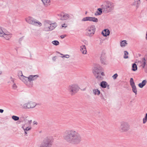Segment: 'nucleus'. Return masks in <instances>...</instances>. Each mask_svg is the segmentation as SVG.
<instances>
[{"label": "nucleus", "mask_w": 147, "mask_h": 147, "mask_svg": "<svg viewBox=\"0 0 147 147\" xmlns=\"http://www.w3.org/2000/svg\"><path fill=\"white\" fill-rule=\"evenodd\" d=\"M100 60L102 64L103 65H107V63L106 59L105 54L104 53H102L100 55Z\"/></svg>", "instance_id": "obj_12"}, {"label": "nucleus", "mask_w": 147, "mask_h": 147, "mask_svg": "<svg viewBox=\"0 0 147 147\" xmlns=\"http://www.w3.org/2000/svg\"><path fill=\"white\" fill-rule=\"evenodd\" d=\"M147 121V113L146 114L145 116L143 119V123L145 124Z\"/></svg>", "instance_id": "obj_35"}, {"label": "nucleus", "mask_w": 147, "mask_h": 147, "mask_svg": "<svg viewBox=\"0 0 147 147\" xmlns=\"http://www.w3.org/2000/svg\"><path fill=\"white\" fill-rule=\"evenodd\" d=\"M49 28H50V25H49Z\"/></svg>", "instance_id": "obj_52"}, {"label": "nucleus", "mask_w": 147, "mask_h": 147, "mask_svg": "<svg viewBox=\"0 0 147 147\" xmlns=\"http://www.w3.org/2000/svg\"><path fill=\"white\" fill-rule=\"evenodd\" d=\"M65 57L67 58H68L69 57V56L68 55H64L63 56L61 57Z\"/></svg>", "instance_id": "obj_39"}, {"label": "nucleus", "mask_w": 147, "mask_h": 147, "mask_svg": "<svg viewBox=\"0 0 147 147\" xmlns=\"http://www.w3.org/2000/svg\"><path fill=\"white\" fill-rule=\"evenodd\" d=\"M141 66L143 68H144L146 63V60L145 58H143L141 62Z\"/></svg>", "instance_id": "obj_28"}, {"label": "nucleus", "mask_w": 147, "mask_h": 147, "mask_svg": "<svg viewBox=\"0 0 147 147\" xmlns=\"http://www.w3.org/2000/svg\"><path fill=\"white\" fill-rule=\"evenodd\" d=\"M60 53L61 55H63V54H62L60 53Z\"/></svg>", "instance_id": "obj_51"}, {"label": "nucleus", "mask_w": 147, "mask_h": 147, "mask_svg": "<svg viewBox=\"0 0 147 147\" xmlns=\"http://www.w3.org/2000/svg\"><path fill=\"white\" fill-rule=\"evenodd\" d=\"M24 126L22 128H23V129L25 133V134H26L27 133V131L30 130L31 129V127H26L25 128H24ZM26 135V136H27Z\"/></svg>", "instance_id": "obj_31"}, {"label": "nucleus", "mask_w": 147, "mask_h": 147, "mask_svg": "<svg viewBox=\"0 0 147 147\" xmlns=\"http://www.w3.org/2000/svg\"><path fill=\"white\" fill-rule=\"evenodd\" d=\"M12 118L14 120L16 121L19 120V117L15 116L13 115L12 117Z\"/></svg>", "instance_id": "obj_36"}, {"label": "nucleus", "mask_w": 147, "mask_h": 147, "mask_svg": "<svg viewBox=\"0 0 147 147\" xmlns=\"http://www.w3.org/2000/svg\"><path fill=\"white\" fill-rule=\"evenodd\" d=\"M4 32L2 30V28L0 26V36L2 37L4 34Z\"/></svg>", "instance_id": "obj_33"}, {"label": "nucleus", "mask_w": 147, "mask_h": 147, "mask_svg": "<svg viewBox=\"0 0 147 147\" xmlns=\"http://www.w3.org/2000/svg\"><path fill=\"white\" fill-rule=\"evenodd\" d=\"M80 50L83 54H86L87 51L85 45H82L80 47Z\"/></svg>", "instance_id": "obj_19"}, {"label": "nucleus", "mask_w": 147, "mask_h": 147, "mask_svg": "<svg viewBox=\"0 0 147 147\" xmlns=\"http://www.w3.org/2000/svg\"><path fill=\"white\" fill-rule=\"evenodd\" d=\"M51 21L50 20H45L44 22V30L48 32V31L49 25L50 24Z\"/></svg>", "instance_id": "obj_15"}, {"label": "nucleus", "mask_w": 147, "mask_h": 147, "mask_svg": "<svg viewBox=\"0 0 147 147\" xmlns=\"http://www.w3.org/2000/svg\"><path fill=\"white\" fill-rule=\"evenodd\" d=\"M101 7L102 8L103 12L105 13H108L110 12L114 9V4L110 2L107 1L101 5Z\"/></svg>", "instance_id": "obj_2"}, {"label": "nucleus", "mask_w": 147, "mask_h": 147, "mask_svg": "<svg viewBox=\"0 0 147 147\" xmlns=\"http://www.w3.org/2000/svg\"><path fill=\"white\" fill-rule=\"evenodd\" d=\"M140 3V0H134L132 4L133 5H136V8L137 9L139 7Z\"/></svg>", "instance_id": "obj_22"}, {"label": "nucleus", "mask_w": 147, "mask_h": 147, "mask_svg": "<svg viewBox=\"0 0 147 147\" xmlns=\"http://www.w3.org/2000/svg\"><path fill=\"white\" fill-rule=\"evenodd\" d=\"M28 123L29 124L31 123L32 122V120H29L28 121Z\"/></svg>", "instance_id": "obj_47"}, {"label": "nucleus", "mask_w": 147, "mask_h": 147, "mask_svg": "<svg viewBox=\"0 0 147 147\" xmlns=\"http://www.w3.org/2000/svg\"><path fill=\"white\" fill-rule=\"evenodd\" d=\"M18 76L19 78L24 83L28 80L27 77L24 76L21 71H19L18 73Z\"/></svg>", "instance_id": "obj_14"}, {"label": "nucleus", "mask_w": 147, "mask_h": 147, "mask_svg": "<svg viewBox=\"0 0 147 147\" xmlns=\"http://www.w3.org/2000/svg\"><path fill=\"white\" fill-rule=\"evenodd\" d=\"M65 24H63V25H65Z\"/></svg>", "instance_id": "obj_53"}, {"label": "nucleus", "mask_w": 147, "mask_h": 147, "mask_svg": "<svg viewBox=\"0 0 147 147\" xmlns=\"http://www.w3.org/2000/svg\"><path fill=\"white\" fill-rule=\"evenodd\" d=\"M146 38L147 40V31L146 33Z\"/></svg>", "instance_id": "obj_48"}, {"label": "nucleus", "mask_w": 147, "mask_h": 147, "mask_svg": "<svg viewBox=\"0 0 147 147\" xmlns=\"http://www.w3.org/2000/svg\"><path fill=\"white\" fill-rule=\"evenodd\" d=\"M130 84L132 88V91L136 95L137 94V91L136 86L135 85L134 82L132 78H131L130 79Z\"/></svg>", "instance_id": "obj_11"}, {"label": "nucleus", "mask_w": 147, "mask_h": 147, "mask_svg": "<svg viewBox=\"0 0 147 147\" xmlns=\"http://www.w3.org/2000/svg\"><path fill=\"white\" fill-rule=\"evenodd\" d=\"M12 34L9 32H4V34L2 37L7 40H9L11 37Z\"/></svg>", "instance_id": "obj_16"}, {"label": "nucleus", "mask_w": 147, "mask_h": 147, "mask_svg": "<svg viewBox=\"0 0 147 147\" xmlns=\"http://www.w3.org/2000/svg\"><path fill=\"white\" fill-rule=\"evenodd\" d=\"M105 74L102 71L100 74V76L101 77V76H104Z\"/></svg>", "instance_id": "obj_42"}, {"label": "nucleus", "mask_w": 147, "mask_h": 147, "mask_svg": "<svg viewBox=\"0 0 147 147\" xmlns=\"http://www.w3.org/2000/svg\"><path fill=\"white\" fill-rule=\"evenodd\" d=\"M45 6L50 5V0H41Z\"/></svg>", "instance_id": "obj_26"}, {"label": "nucleus", "mask_w": 147, "mask_h": 147, "mask_svg": "<svg viewBox=\"0 0 147 147\" xmlns=\"http://www.w3.org/2000/svg\"><path fill=\"white\" fill-rule=\"evenodd\" d=\"M107 88L109 89V85L107 84Z\"/></svg>", "instance_id": "obj_45"}, {"label": "nucleus", "mask_w": 147, "mask_h": 147, "mask_svg": "<svg viewBox=\"0 0 147 147\" xmlns=\"http://www.w3.org/2000/svg\"><path fill=\"white\" fill-rule=\"evenodd\" d=\"M63 137L68 142L74 144L80 143L82 140L80 134L73 129L66 130L65 132Z\"/></svg>", "instance_id": "obj_1"}, {"label": "nucleus", "mask_w": 147, "mask_h": 147, "mask_svg": "<svg viewBox=\"0 0 147 147\" xmlns=\"http://www.w3.org/2000/svg\"><path fill=\"white\" fill-rule=\"evenodd\" d=\"M29 87H32L33 86V82L29 80H27L24 83Z\"/></svg>", "instance_id": "obj_20"}, {"label": "nucleus", "mask_w": 147, "mask_h": 147, "mask_svg": "<svg viewBox=\"0 0 147 147\" xmlns=\"http://www.w3.org/2000/svg\"><path fill=\"white\" fill-rule=\"evenodd\" d=\"M52 43L55 45L57 46L59 44V42L57 40H55L52 42Z\"/></svg>", "instance_id": "obj_34"}, {"label": "nucleus", "mask_w": 147, "mask_h": 147, "mask_svg": "<svg viewBox=\"0 0 147 147\" xmlns=\"http://www.w3.org/2000/svg\"><path fill=\"white\" fill-rule=\"evenodd\" d=\"M79 87L76 84L69 85L67 87V90L71 92V95H73L77 93L79 89Z\"/></svg>", "instance_id": "obj_6"}, {"label": "nucleus", "mask_w": 147, "mask_h": 147, "mask_svg": "<svg viewBox=\"0 0 147 147\" xmlns=\"http://www.w3.org/2000/svg\"><path fill=\"white\" fill-rule=\"evenodd\" d=\"M10 78L11 79V81H12L13 83V84L11 86L12 89L15 90H17L18 86L14 82V80L12 78V77H11Z\"/></svg>", "instance_id": "obj_23"}, {"label": "nucleus", "mask_w": 147, "mask_h": 147, "mask_svg": "<svg viewBox=\"0 0 147 147\" xmlns=\"http://www.w3.org/2000/svg\"><path fill=\"white\" fill-rule=\"evenodd\" d=\"M107 83L105 81H102L101 82L100 84V86L103 88H106L107 86Z\"/></svg>", "instance_id": "obj_27"}, {"label": "nucleus", "mask_w": 147, "mask_h": 147, "mask_svg": "<svg viewBox=\"0 0 147 147\" xmlns=\"http://www.w3.org/2000/svg\"><path fill=\"white\" fill-rule=\"evenodd\" d=\"M147 83V81L146 80H143L142 82L139 83L138 84L139 87L141 88H142Z\"/></svg>", "instance_id": "obj_25"}, {"label": "nucleus", "mask_w": 147, "mask_h": 147, "mask_svg": "<svg viewBox=\"0 0 147 147\" xmlns=\"http://www.w3.org/2000/svg\"><path fill=\"white\" fill-rule=\"evenodd\" d=\"M127 44V41L125 40H123L120 42V46L122 47H125Z\"/></svg>", "instance_id": "obj_30"}, {"label": "nucleus", "mask_w": 147, "mask_h": 147, "mask_svg": "<svg viewBox=\"0 0 147 147\" xmlns=\"http://www.w3.org/2000/svg\"><path fill=\"white\" fill-rule=\"evenodd\" d=\"M137 69V66L136 64L134 63L132 65V70L134 71H136Z\"/></svg>", "instance_id": "obj_32"}, {"label": "nucleus", "mask_w": 147, "mask_h": 147, "mask_svg": "<svg viewBox=\"0 0 147 147\" xmlns=\"http://www.w3.org/2000/svg\"><path fill=\"white\" fill-rule=\"evenodd\" d=\"M124 55L123 56V58L124 59H127L128 58V56H127L128 53L127 51H125L124 52Z\"/></svg>", "instance_id": "obj_37"}, {"label": "nucleus", "mask_w": 147, "mask_h": 147, "mask_svg": "<svg viewBox=\"0 0 147 147\" xmlns=\"http://www.w3.org/2000/svg\"><path fill=\"white\" fill-rule=\"evenodd\" d=\"M119 130L121 132H125L128 131L130 129L129 124L127 122L122 121L120 123Z\"/></svg>", "instance_id": "obj_4"}, {"label": "nucleus", "mask_w": 147, "mask_h": 147, "mask_svg": "<svg viewBox=\"0 0 147 147\" xmlns=\"http://www.w3.org/2000/svg\"><path fill=\"white\" fill-rule=\"evenodd\" d=\"M38 77V75H30L28 77H27V79L28 80L33 82V81L36 80Z\"/></svg>", "instance_id": "obj_17"}, {"label": "nucleus", "mask_w": 147, "mask_h": 147, "mask_svg": "<svg viewBox=\"0 0 147 147\" xmlns=\"http://www.w3.org/2000/svg\"><path fill=\"white\" fill-rule=\"evenodd\" d=\"M37 104L32 101H28L24 104L22 106V108L24 109H32L34 108Z\"/></svg>", "instance_id": "obj_7"}, {"label": "nucleus", "mask_w": 147, "mask_h": 147, "mask_svg": "<svg viewBox=\"0 0 147 147\" xmlns=\"http://www.w3.org/2000/svg\"><path fill=\"white\" fill-rule=\"evenodd\" d=\"M23 37H22L19 38V41L20 43L21 42L22 40L23 39Z\"/></svg>", "instance_id": "obj_40"}, {"label": "nucleus", "mask_w": 147, "mask_h": 147, "mask_svg": "<svg viewBox=\"0 0 147 147\" xmlns=\"http://www.w3.org/2000/svg\"><path fill=\"white\" fill-rule=\"evenodd\" d=\"M93 92L94 94L95 95H99L100 94V91L98 89H94L93 90Z\"/></svg>", "instance_id": "obj_29"}, {"label": "nucleus", "mask_w": 147, "mask_h": 147, "mask_svg": "<svg viewBox=\"0 0 147 147\" xmlns=\"http://www.w3.org/2000/svg\"><path fill=\"white\" fill-rule=\"evenodd\" d=\"M62 27H65V28L66 27H67V26H63V25H62V26H61Z\"/></svg>", "instance_id": "obj_50"}, {"label": "nucleus", "mask_w": 147, "mask_h": 147, "mask_svg": "<svg viewBox=\"0 0 147 147\" xmlns=\"http://www.w3.org/2000/svg\"><path fill=\"white\" fill-rule=\"evenodd\" d=\"M2 73V71L0 69V75Z\"/></svg>", "instance_id": "obj_49"}, {"label": "nucleus", "mask_w": 147, "mask_h": 147, "mask_svg": "<svg viewBox=\"0 0 147 147\" xmlns=\"http://www.w3.org/2000/svg\"><path fill=\"white\" fill-rule=\"evenodd\" d=\"M98 19L95 17L89 16L84 18L82 20V21L83 22L89 21L93 22H98Z\"/></svg>", "instance_id": "obj_10"}, {"label": "nucleus", "mask_w": 147, "mask_h": 147, "mask_svg": "<svg viewBox=\"0 0 147 147\" xmlns=\"http://www.w3.org/2000/svg\"><path fill=\"white\" fill-rule=\"evenodd\" d=\"M58 16L59 18L61 20H66L69 18V15L67 13H61L58 14Z\"/></svg>", "instance_id": "obj_13"}, {"label": "nucleus", "mask_w": 147, "mask_h": 147, "mask_svg": "<svg viewBox=\"0 0 147 147\" xmlns=\"http://www.w3.org/2000/svg\"><path fill=\"white\" fill-rule=\"evenodd\" d=\"M4 110L2 109H0V113H2L3 112Z\"/></svg>", "instance_id": "obj_43"}, {"label": "nucleus", "mask_w": 147, "mask_h": 147, "mask_svg": "<svg viewBox=\"0 0 147 147\" xmlns=\"http://www.w3.org/2000/svg\"><path fill=\"white\" fill-rule=\"evenodd\" d=\"M65 36L64 35H62L61 36V38H63L65 37Z\"/></svg>", "instance_id": "obj_41"}, {"label": "nucleus", "mask_w": 147, "mask_h": 147, "mask_svg": "<svg viewBox=\"0 0 147 147\" xmlns=\"http://www.w3.org/2000/svg\"><path fill=\"white\" fill-rule=\"evenodd\" d=\"M25 20L27 23L32 25L39 27L42 26V24L40 22L31 16L26 17Z\"/></svg>", "instance_id": "obj_3"}, {"label": "nucleus", "mask_w": 147, "mask_h": 147, "mask_svg": "<svg viewBox=\"0 0 147 147\" xmlns=\"http://www.w3.org/2000/svg\"><path fill=\"white\" fill-rule=\"evenodd\" d=\"M103 11L102 8H99L97 9V11L95 13V16H99L101 14Z\"/></svg>", "instance_id": "obj_24"}, {"label": "nucleus", "mask_w": 147, "mask_h": 147, "mask_svg": "<svg viewBox=\"0 0 147 147\" xmlns=\"http://www.w3.org/2000/svg\"><path fill=\"white\" fill-rule=\"evenodd\" d=\"M102 67H100L98 68H95L94 71V74L96 78L98 80H101L102 78V77L100 76V74L102 71Z\"/></svg>", "instance_id": "obj_9"}, {"label": "nucleus", "mask_w": 147, "mask_h": 147, "mask_svg": "<svg viewBox=\"0 0 147 147\" xmlns=\"http://www.w3.org/2000/svg\"><path fill=\"white\" fill-rule=\"evenodd\" d=\"M50 28H49L48 31H51L54 29L57 26V23H52L51 21V23L50 25Z\"/></svg>", "instance_id": "obj_18"}, {"label": "nucleus", "mask_w": 147, "mask_h": 147, "mask_svg": "<svg viewBox=\"0 0 147 147\" xmlns=\"http://www.w3.org/2000/svg\"><path fill=\"white\" fill-rule=\"evenodd\" d=\"M109 33L110 31L107 29H105L102 32V34L104 36H108Z\"/></svg>", "instance_id": "obj_21"}, {"label": "nucleus", "mask_w": 147, "mask_h": 147, "mask_svg": "<svg viewBox=\"0 0 147 147\" xmlns=\"http://www.w3.org/2000/svg\"><path fill=\"white\" fill-rule=\"evenodd\" d=\"M118 75L117 74H114L112 78H113L115 80V79L117 78V77Z\"/></svg>", "instance_id": "obj_38"}, {"label": "nucleus", "mask_w": 147, "mask_h": 147, "mask_svg": "<svg viewBox=\"0 0 147 147\" xmlns=\"http://www.w3.org/2000/svg\"><path fill=\"white\" fill-rule=\"evenodd\" d=\"M33 123H34V124H36V125H37V122L35 121H34L33 122Z\"/></svg>", "instance_id": "obj_46"}, {"label": "nucleus", "mask_w": 147, "mask_h": 147, "mask_svg": "<svg viewBox=\"0 0 147 147\" xmlns=\"http://www.w3.org/2000/svg\"><path fill=\"white\" fill-rule=\"evenodd\" d=\"M52 142L48 138H45L41 144L40 147H50L52 145Z\"/></svg>", "instance_id": "obj_8"}, {"label": "nucleus", "mask_w": 147, "mask_h": 147, "mask_svg": "<svg viewBox=\"0 0 147 147\" xmlns=\"http://www.w3.org/2000/svg\"><path fill=\"white\" fill-rule=\"evenodd\" d=\"M96 28L94 25L89 26L86 29V35L88 36L92 37L95 33Z\"/></svg>", "instance_id": "obj_5"}, {"label": "nucleus", "mask_w": 147, "mask_h": 147, "mask_svg": "<svg viewBox=\"0 0 147 147\" xmlns=\"http://www.w3.org/2000/svg\"><path fill=\"white\" fill-rule=\"evenodd\" d=\"M56 57L55 56V57H53L52 59L53 60V61H55V59H56Z\"/></svg>", "instance_id": "obj_44"}]
</instances>
